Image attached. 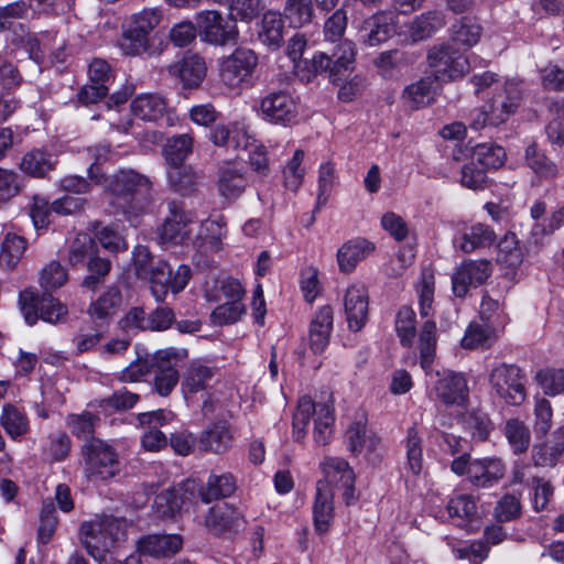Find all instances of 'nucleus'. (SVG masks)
<instances>
[{"instance_id":"obj_1","label":"nucleus","mask_w":564,"mask_h":564,"mask_svg":"<svg viewBox=\"0 0 564 564\" xmlns=\"http://www.w3.org/2000/svg\"><path fill=\"white\" fill-rule=\"evenodd\" d=\"M305 47L306 40L301 34H295L288 43V56L294 63L295 73L302 80L311 82L318 74H327L329 79L336 83L354 68L356 50L349 40L336 44L332 55L317 52L312 59L301 61Z\"/></svg>"},{"instance_id":"obj_2","label":"nucleus","mask_w":564,"mask_h":564,"mask_svg":"<svg viewBox=\"0 0 564 564\" xmlns=\"http://www.w3.org/2000/svg\"><path fill=\"white\" fill-rule=\"evenodd\" d=\"M104 184L115 196L113 204L122 209L126 219L132 226H138L139 217L147 213L150 205V180L133 170H121Z\"/></svg>"},{"instance_id":"obj_3","label":"nucleus","mask_w":564,"mask_h":564,"mask_svg":"<svg viewBox=\"0 0 564 564\" xmlns=\"http://www.w3.org/2000/svg\"><path fill=\"white\" fill-rule=\"evenodd\" d=\"M313 419V438L317 445L328 444L334 434V408L327 402L315 403L308 395L300 398L293 414V440L303 442L307 433V425Z\"/></svg>"},{"instance_id":"obj_4","label":"nucleus","mask_w":564,"mask_h":564,"mask_svg":"<svg viewBox=\"0 0 564 564\" xmlns=\"http://www.w3.org/2000/svg\"><path fill=\"white\" fill-rule=\"evenodd\" d=\"M126 522L111 516H96L82 522L79 541L86 552L98 563L107 558V554L116 542L124 538Z\"/></svg>"},{"instance_id":"obj_5","label":"nucleus","mask_w":564,"mask_h":564,"mask_svg":"<svg viewBox=\"0 0 564 564\" xmlns=\"http://www.w3.org/2000/svg\"><path fill=\"white\" fill-rule=\"evenodd\" d=\"M162 11L158 8H145L132 14L124 25L123 35L119 43L124 55L139 56L148 53L150 33L159 25Z\"/></svg>"},{"instance_id":"obj_6","label":"nucleus","mask_w":564,"mask_h":564,"mask_svg":"<svg viewBox=\"0 0 564 564\" xmlns=\"http://www.w3.org/2000/svg\"><path fill=\"white\" fill-rule=\"evenodd\" d=\"M451 469L457 476H466L474 486L482 488L496 485L506 474L501 458L491 456L471 459L469 454L456 457Z\"/></svg>"},{"instance_id":"obj_7","label":"nucleus","mask_w":564,"mask_h":564,"mask_svg":"<svg viewBox=\"0 0 564 564\" xmlns=\"http://www.w3.org/2000/svg\"><path fill=\"white\" fill-rule=\"evenodd\" d=\"M85 474L90 480H107L119 473L118 454L99 438L87 441L82 448Z\"/></svg>"},{"instance_id":"obj_8","label":"nucleus","mask_w":564,"mask_h":564,"mask_svg":"<svg viewBox=\"0 0 564 564\" xmlns=\"http://www.w3.org/2000/svg\"><path fill=\"white\" fill-rule=\"evenodd\" d=\"M427 61L435 79L441 82L463 77L469 70L467 56L449 43L433 46Z\"/></svg>"},{"instance_id":"obj_9","label":"nucleus","mask_w":564,"mask_h":564,"mask_svg":"<svg viewBox=\"0 0 564 564\" xmlns=\"http://www.w3.org/2000/svg\"><path fill=\"white\" fill-rule=\"evenodd\" d=\"M19 304L25 322L34 325L39 318L56 324L67 315V307L51 294L41 297L31 291H23L19 296Z\"/></svg>"},{"instance_id":"obj_10","label":"nucleus","mask_w":564,"mask_h":564,"mask_svg":"<svg viewBox=\"0 0 564 564\" xmlns=\"http://www.w3.org/2000/svg\"><path fill=\"white\" fill-rule=\"evenodd\" d=\"M195 22L198 35L205 43L224 46L238 41L239 31L234 20H226L216 10L199 11L195 17Z\"/></svg>"},{"instance_id":"obj_11","label":"nucleus","mask_w":564,"mask_h":564,"mask_svg":"<svg viewBox=\"0 0 564 564\" xmlns=\"http://www.w3.org/2000/svg\"><path fill=\"white\" fill-rule=\"evenodd\" d=\"M492 390L508 404L518 405L525 399L521 370L514 365L497 364L489 371Z\"/></svg>"},{"instance_id":"obj_12","label":"nucleus","mask_w":564,"mask_h":564,"mask_svg":"<svg viewBox=\"0 0 564 564\" xmlns=\"http://www.w3.org/2000/svg\"><path fill=\"white\" fill-rule=\"evenodd\" d=\"M191 279V269L188 265L181 264L173 272L170 264L163 260L155 262L152 271L148 275L152 295L161 302L165 299L169 291L180 293L185 289Z\"/></svg>"},{"instance_id":"obj_13","label":"nucleus","mask_w":564,"mask_h":564,"mask_svg":"<svg viewBox=\"0 0 564 564\" xmlns=\"http://www.w3.org/2000/svg\"><path fill=\"white\" fill-rule=\"evenodd\" d=\"M321 469L324 478L317 482L327 484V488H330L334 492L335 489L341 490L343 500L348 506L356 501L355 474L345 459L326 457L321 463Z\"/></svg>"},{"instance_id":"obj_14","label":"nucleus","mask_w":564,"mask_h":564,"mask_svg":"<svg viewBox=\"0 0 564 564\" xmlns=\"http://www.w3.org/2000/svg\"><path fill=\"white\" fill-rule=\"evenodd\" d=\"M258 64L256 53L246 47H238L219 61V76L230 87H237L253 73Z\"/></svg>"},{"instance_id":"obj_15","label":"nucleus","mask_w":564,"mask_h":564,"mask_svg":"<svg viewBox=\"0 0 564 564\" xmlns=\"http://www.w3.org/2000/svg\"><path fill=\"white\" fill-rule=\"evenodd\" d=\"M431 392L446 405H464L468 399V387L463 375L449 369L436 372Z\"/></svg>"},{"instance_id":"obj_16","label":"nucleus","mask_w":564,"mask_h":564,"mask_svg":"<svg viewBox=\"0 0 564 564\" xmlns=\"http://www.w3.org/2000/svg\"><path fill=\"white\" fill-rule=\"evenodd\" d=\"M492 264L489 260L463 261L452 276V289L456 296L463 297L470 286L482 284L491 274Z\"/></svg>"},{"instance_id":"obj_17","label":"nucleus","mask_w":564,"mask_h":564,"mask_svg":"<svg viewBox=\"0 0 564 564\" xmlns=\"http://www.w3.org/2000/svg\"><path fill=\"white\" fill-rule=\"evenodd\" d=\"M263 117L276 124H290L296 120L297 106L294 98L285 91L270 93L261 99Z\"/></svg>"},{"instance_id":"obj_18","label":"nucleus","mask_w":564,"mask_h":564,"mask_svg":"<svg viewBox=\"0 0 564 564\" xmlns=\"http://www.w3.org/2000/svg\"><path fill=\"white\" fill-rule=\"evenodd\" d=\"M243 525L242 514L228 503L215 505L205 517V527L216 535L238 532Z\"/></svg>"},{"instance_id":"obj_19","label":"nucleus","mask_w":564,"mask_h":564,"mask_svg":"<svg viewBox=\"0 0 564 564\" xmlns=\"http://www.w3.org/2000/svg\"><path fill=\"white\" fill-rule=\"evenodd\" d=\"M398 15L394 12H378L364 22L361 41L369 45H379L397 33Z\"/></svg>"},{"instance_id":"obj_20","label":"nucleus","mask_w":564,"mask_h":564,"mask_svg":"<svg viewBox=\"0 0 564 564\" xmlns=\"http://www.w3.org/2000/svg\"><path fill=\"white\" fill-rule=\"evenodd\" d=\"M368 291L362 283H352L345 293L344 307L348 327L360 330L368 317Z\"/></svg>"},{"instance_id":"obj_21","label":"nucleus","mask_w":564,"mask_h":564,"mask_svg":"<svg viewBox=\"0 0 564 564\" xmlns=\"http://www.w3.org/2000/svg\"><path fill=\"white\" fill-rule=\"evenodd\" d=\"M176 357L173 348L159 350L155 354V373L153 380L154 390L162 397L169 395L176 387L180 376L175 366L172 365L171 358Z\"/></svg>"},{"instance_id":"obj_22","label":"nucleus","mask_w":564,"mask_h":564,"mask_svg":"<svg viewBox=\"0 0 564 564\" xmlns=\"http://www.w3.org/2000/svg\"><path fill=\"white\" fill-rule=\"evenodd\" d=\"M333 310L329 305L318 308L310 324L308 344L314 354H321L328 346L333 330Z\"/></svg>"},{"instance_id":"obj_23","label":"nucleus","mask_w":564,"mask_h":564,"mask_svg":"<svg viewBox=\"0 0 564 564\" xmlns=\"http://www.w3.org/2000/svg\"><path fill=\"white\" fill-rule=\"evenodd\" d=\"M327 484H316V495L313 503V521L315 531L324 534L329 530L334 519V491Z\"/></svg>"},{"instance_id":"obj_24","label":"nucleus","mask_w":564,"mask_h":564,"mask_svg":"<svg viewBox=\"0 0 564 564\" xmlns=\"http://www.w3.org/2000/svg\"><path fill=\"white\" fill-rule=\"evenodd\" d=\"M248 185L246 174L235 165L226 164L218 172L217 192L226 203L236 200Z\"/></svg>"},{"instance_id":"obj_25","label":"nucleus","mask_w":564,"mask_h":564,"mask_svg":"<svg viewBox=\"0 0 564 564\" xmlns=\"http://www.w3.org/2000/svg\"><path fill=\"white\" fill-rule=\"evenodd\" d=\"M375 250V245L366 239L356 238L348 240L337 250V263L339 271L350 273L356 265L365 260Z\"/></svg>"},{"instance_id":"obj_26","label":"nucleus","mask_w":564,"mask_h":564,"mask_svg":"<svg viewBox=\"0 0 564 564\" xmlns=\"http://www.w3.org/2000/svg\"><path fill=\"white\" fill-rule=\"evenodd\" d=\"M232 444V432L229 425L224 421H218L209 425L202 432L198 445L204 452L215 454L225 453Z\"/></svg>"},{"instance_id":"obj_27","label":"nucleus","mask_w":564,"mask_h":564,"mask_svg":"<svg viewBox=\"0 0 564 564\" xmlns=\"http://www.w3.org/2000/svg\"><path fill=\"white\" fill-rule=\"evenodd\" d=\"M495 231L487 225L475 224L465 227L455 239V245L465 253L475 251L478 248H486L496 241Z\"/></svg>"},{"instance_id":"obj_28","label":"nucleus","mask_w":564,"mask_h":564,"mask_svg":"<svg viewBox=\"0 0 564 564\" xmlns=\"http://www.w3.org/2000/svg\"><path fill=\"white\" fill-rule=\"evenodd\" d=\"M122 295L117 286H109L99 296L91 301L88 314L95 321L107 323L120 310Z\"/></svg>"},{"instance_id":"obj_29","label":"nucleus","mask_w":564,"mask_h":564,"mask_svg":"<svg viewBox=\"0 0 564 564\" xmlns=\"http://www.w3.org/2000/svg\"><path fill=\"white\" fill-rule=\"evenodd\" d=\"M435 77H424L405 87L402 99L411 109H420L434 101L437 90Z\"/></svg>"},{"instance_id":"obj_30","label":"nucleus","mask_w":564,"mask_h":564,"mask_svg":"<svg viewBox=\"0 0 564 564\" xmlns=\"http://www.w3.org/2000/svg\"><path fill=\"white\" fill-rule=\"evenodd\" d=\"M192 232V219L185 212H173L166 218L160 231V240L163 245L183 243Z\"/></svg>"},{"instance_id":"obj_31","label":"nucleus","mask_w":564,"mask_h":564,"mask_svg":"<svg viewBox=\"0 0 564 564\" xmlns=\"http://www.w3.org/2000/svg\"><path fill=\"white\" fill-rule=\"evenodd\" d=\"M170 73L177 76L185 87H197L206 75V64L198 55H185L171 66Z\"/></svg>"},{"instance_id":"obj_32","label":"nucleus","mask_w":564,"mask_h":564,"mask_svg":"<svg viewBox=\"0 0 564 564\" xmlns=\"http://www.w3.org/2000/svg\"><path fill=\"white\" fill-rule=\"evenodd\" d=\"M183 540L178 534H151L142 538L138 547L143 554L152 556H169L178 552Z\"/></svg>"},{"instance_id":"obj_33","label":"nucleus","mask_w":564,"mask_h":564,"mask_svg":"<svg viewBox=\"0 0 564 564\" xmlns=\"http://www.w3.org/2000/svg\"><path fill=\"white\" fill-rule=\"evenodd\" d=\"M249 134L248 127L243 122L237 121L229 124H217L210 131V140L218 147L240 150Z\"/></svg>"},{"instance_id":"obj_34","label":"nucleus","mask_w":564,"mask_h":564,"mask_svg":"<svg viewBox=\"0 0 564 564\" xmlns=\"http://www.w3.org/2000/svg\"><path fill=\"white\" fill-rule=\"evenodd\" d=\"M166 110L165 99L159 94H141L131 102L134 117L143 121H156Z\"/></svg>"},{"instance_id":"obj_35","label":"nucleus","mask_w":564,"mask_h":564,"mask_svg":"<svg viewBox=\"0 0 564 564\" xmlns=\"http://www.w3.org/2000/svg\"><path fill=\"white\" fill-rule=\"evenodd\" d=\"M437 329L432 321H426L420 330L417 349L420 356V366L429 375L432 365L436 358Z\"/></svg>"},{"instance_id":"obj_36","label":"nucleus","mask_w":564,"mask_h":564,"mask_svg":"<svg viewBox=\"0 0 564 564\" xmlns=\"http://www.w3.org/2000/svg\"><path fill=\"white\" fill-rule=\"evenodd\" d=\"M348 449L354 454L372 452L379 444V438L368 431L366 421L358 420L351 423L346 432Z\"/></svg>"},{"instance_id":"obj_37","label":"nucleus","mask_w":564,"mask_h":564,"mask_svg":"<svg viewBox=\"0 0 564 564\" xmlns=\"http://www.w3.org/2000/svg\"><path fill=\"white\" fill-rule=\"evenodd\" d=\"M482 28L476 19L463 17L451 28V40L468 50L475 46L481 39Z\"/></svg>"},{"instance_id":"obj_38","label":"nucleus","mask_w":564,"mask_h":564,"mask_svg":"<svg viewBox=\"0 0 564 564\" xmlns=\"http://www.w3.org/2000/svg\"><path fill=\"white\" fill-rule=\"evenodd\" d=\"M237 488L236 479L229 473L221 475L212 474L206 486L199 489V497L206 503L220 498L229 497Z\"/></svg>"},{"instance_id":"obj_39","label":"nucleus","mask_w":564,"mask_h":564,"mask_svg":"<svg viewBox=\"0 0 564 564\" xmlns=\"http://www.w3.org/2000/svg\"><path fill=\"white\" fill-rule=\"evenodd\" d=\"M214 376V370L199 362H192L182 377V392L185 398L195 394L207 388L208 382Z\"/></svg>"},{"instance_id":"obj_40","label":"nucleus","mask_w":564,"mask_h":564,"mask_svg":"<svg viewBox=\"0 0 564 564\" xmlns=\"http://www.w3.org/2000/svg\"><path fill=\"white\" fill-rule=\"evenodd\" d=\"M193 135L183 133L166 140L163 155L170 167L181 166L193 150Z\"/></svg>"},{"instance_id":"obj_41","label":"nucleus","mask_w":564,"mask_h":564,"mask_svg":"<svg viewBox=\"0 0 564 564\" xmlns=\"http://www.w3.org/2000/svg\"><path fill=\"white\" fill-rule=\"evenodd\" d=\"M503 435L513 454H523L529 449L531 433L523 421L517 417L507 420L503 427Z\"/></svg>"},{"instance_id":"obj_42","label":"nucleus","mask_w":564,"mask_h":564,"mask_svg":"<svg viewBox=\"0 0 564 564\" xmlns=\"http://www.w3.org/2000/svg\"><path fill=\"white\" fill-rule=\"evenodd\" d=\"M445 24L443 15L438 12H426L415 18L409 28V35L413 42L423 41L432 36Z\"/></svg>"},{"instance_id":"obj_43","label":"nucleus","mask_w":564,"mask_h":564,"mask_svg":"<svg viewBox=\"0 0 564 564\" xmlns=\"http://www.w3.org/2000/svg\"><path fill=\"white\" fill-rule=\"evenodd\" d=\"M26 249V241L15 234H8L0 245V267L12 270L17 267Z\"/></svg>"},{"instance_id":"obj_44","label":"nucleus","mask_w":564,"mask_h":564,"mask_svg":"<svg viewBox=\"0 0 564 564\" xmlns=\"http://www.w3.org/2000/svg\"><path fill=\"white\" fill-rule=\"evenodd\" d=\"M258 36L268 46H280L283 40V20L279 12L268 11L263 14Z\"/></svg>"},{"instance_id":"obj_45","label":"nucleus","mask_w":564,"mask_h":564,"mask_svg":"<svg viewBox=\"0 0 564 564\" xmlns=\"http://www.w3.org/2000/svg\"><path fill=\"white\" fill-rule=\"evenodd\" d=\"M473 163L482 170L498 169L506 160V151L502 147L491 143L477 144L471 152Z\"/></svg>"},{"instance_id":"obj_46","label":"nucleus","mask_w":564,"mask_h":564,"mask_svg":"<svg viewBox=\"0 0 564 564\" xmlns=\"http://www.w3.org/2000/svg\"><path fill=\"white\" fill-rule=\"evenodd\" d=\"M498 336L495 325L471 323L462 339V346L466 349L489 346Z\"/></svg>"},{"instance_id":"obj_47","label":"nucleus","mask_w":564,"mask_h":564,"mask_svg":"<svg viewBox=\"0 0 564 564\" xmlns=\"http://www.w3.org/2000/svg\"><path fill=\"white\" fill-rule=\"evenodd\" d=\"M312 0H286L283 17L291 28H302L313 18Z\"/></svg>"},{"instance_id":"obj_48","label":"nucleus","mask_w":564,"mask_h":564,"mask_svg":"<svg viewBox=\"0 0 564 564\" xmlns=\"http://www.w3.org/2000/svg\"><path fill=\"white\" fill-rule=\"evenodd\" d=\"M55 163L51 154L33 150L23 156L20 167L32 176L42 177L55 167Z\"/></svg>"},{"instance_id":"obj_49","label":"nucleus","mask_w":564,"mask_h":564,"mask_svg":"<svg viewBox=\"0 0 564 564\" xmlns=\"http://www.w3.org/2000/svg\"><path fill=\"white\" fill-rule=\"evenodd\" d=\"M240 149L248 153V162L257 174L261 176H267L269 174V160L265 147L261 142L249 134Z\"/></svg>"},{"instance_id":"obj_50","label":"nucleus","mask_w":564,"mask_h":564,"mask_svg":"<svg viewBox=\"0 0 564 564\" xmlns=\"http://www.w3.org/2000/svg\"><path fill=\"white\" fill-rule=\"evenodd\" d=\"M564 224V208H557L549 217L544 218L542 223H534L531 231L529 242L534 246L543 243L545 237L551 236L556 229Z\"/></svg>"},{"instance_id":"obj_51","label":"nucleus","mask_w":564,"mask_h":564,"mask_svg":"<svg viewBox=\"0 0 564 564\" xmlns=\"http://www.w3.org/2000/svg\"><path fill=\"white\" fill-rule=\"evenodd\" d=\"M180 491L181 489L169 488L155 496L153 510L159 518H172L181 510L183 500Z\"/></svg>"},{"instance_id":"obj_52","label":"nucleus","mask_w":564,"mask_h":564,"mask_svg":"<svg viewBox=\"0 0 564 564\" xmlns=\"http://www.w3.org/2000/svg\"><path fill=\"white\" fill-rule=\"evenodd\" d=\"M95 254V241L88 234H78L69 245L68 261L70 265L78 267L87 263Z\"/></svg>"},{"instance_id":"obj_53","label":"nucleus","mask_w":564,"mask_h":564,"mask_svg":"<svg viewBox=\"0 0 564 564\" xmlns=\"http://www.w3.org/2000/svg\"><path fill=\"white\" fill-rule=\"evenodd\" d=\"M2 426L7 434L18 440L29 431V421L15 406L6 404L1 416Z\"/></svg>"},{"instance_id":"obj_54","label":"nucleus","mask_w":564,"mask_h":564,"mask_svg":"<svg viewBox=\"0 0 564 564\" xmlns=\"http://www.w3.org/2000/svg\"><path fill=\"white\" fill-rule=\"evenodd\" d=\"M528 166L540 177L553 178L557 175L556 165L541 152L535 144L525 149Z\"/></svg>"},{"instance_id":"obj_55","label":"nucleus","mask_w":564,"mask_h":564,"mask_svg":"<svg viewBox=\"0 0 564 564\" xmlns=\"http://www.w3.org/2000/svg\"><path fill=\"white\" fill-rule=\"evenodd\" d=\"M304 156V151L297 149L283 170V185L289 191L296 192L304 181L305 169L302 166Z\"/></svg>"},{"instance_id":"obj_56","label":"nucleus","mask_w":564,"mask_h":564,"mask_svg":"<svg viewBox=\"0 0 564 564\" xmlns=\"http://www.w3.org/2000/svg\"><path fill=\"white\" fill-rule=\"evenodd\" d=\"M169 184L174 192L186 194L194 191L197 175L189 166H173L167 170Z\"/></svg>"},{"instance_id":"obj_57","label":"nucleus","mask_w":564,"mask_h":564,"mask_svg":"<svg viewBox=\"0 0 564 564\" xmlns=\"http://www.w3.org/2000/svg\"><path fill=\"white\" fill-rule=\"evenodd\" d=\"M451 518L463 521H473L477 516V506L473 496L459 494L453 496L447 503Z\"/></svg>"},{"instance_id":"obj_58","label":"nucleus","mask_w":564,"mask_h":564,"mask_svg":"<svg viewBox=\"0 0 564 564\" xmlns=\"http://www.w3.org/2000/svg\"><path fill=\"white\" fill-rule=\"evenodd\" d=\"M497 260L509 268H516L522 263L523 252L513 232L507 234L499 242Z\"/></svg>"},{"instance_id":"obj_59","label":"nucleus","mask_w":564,"mask_h":564,"mask_svg":"<svg viewBox=\"0 0 564 564\" xmlns=\"http://www.w3.org/2000/svg\"><path fill=\"white\" fill-rule=\"evenodd\" d=\"M395 330L403 346H412L415 335V313L411 307L403 306L399 310Z\"/></svg>"},{"instance_id":"obj_60","label":"nucleus","mask_w":564,"mask_h":564,"mask_svg":"<svg viewBox=\"0 0 564 564\" xmlns=\"http://www.w3.org/2000/svg\"><path fill=\"white\" fill-rule=\"evenodd\" d=\"M405 449L409 469L413 475H419L423 467L422 441L414 426L408 430Z\"/></svg>"},{"instance_id":"obj_61","label":"nucleus","mask_w":564,"mask_h":564,"mask_svg":"<svg viewBox=\"0 0 564 564\" xmlns=\"http://www.w3.org/2000/svg\"><path fill=\"white\" fill-rule=\"evenodd\" d=\"M337 183V174L332 162H324L318 167L317 204L325 205Z\"/></svg>"},{"instance_id":"obj_62","label":"nucleus","mask_w":564,"mask_h":564,"mask_svg":"<svg viewBox=\"0 0 564 564\" xmlns=\"http://www.w3.org/2000/svg\"><path fill=\"white\" fill-rule=\"evenodd\" d=\"M523 95L524 87L522 80L509 79L495 96L497 97V101H501L503 105L508 106L507 110H510V113L513 115L520 107Z\"/></svg>"},{"instance_id":"obj_63","label":"nucleus","mask_w":564,"mask_h":564,"mask_svg":"<svg viewBox=\"0 0 564 564\" xmlns=\"http://www.w3.org/2000/svg\"><path fill=\"white\" fill-rule=\"evenodd\" d=\"M535 378L545 394L554 397L564 392V369L546 368L540 370Z\"/></svg>"},{"instance_id":"obj_64","label":"nucleus","mask_w":564,"mask_h":564,"mask_svg":"<svg viewBox=\"0 0 564 564\" xmlns=\"http://www.w3.org/2000/svg\"><path fill=\"white\" fill-rule=\"evenodd\" d=\"M68 280L65 268L57 261L46 264L40 274V285L45 291H51L63 286Z\"/></svg>"}]
</instances>
